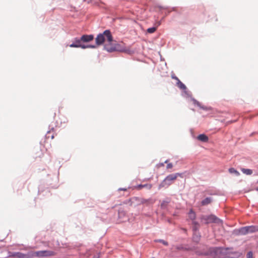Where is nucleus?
Wrapping results in <instances>:
<instances>
[{
  "label": "nucleus",
  "instance_id": "nucleus-24",
  "mask_svg": "<svg viewBox=\"0 0 258 258\" xmlns=\"http://www.w3.org/2000/svg\"><path fill=\"white\" fill-rule=\"evenodd\" d=\"M173 167V164L171 163H169L167 165V169H171Z\"/></svg>",
  "mask_w": 258,
  "mask_h": 258
},
{
  "label": "nucleus",
  "instance_id": "nucleus-31",
  "mask_svg": "<svg viewBox=\"0 0 258 258\" xmlns=\"http://www.w3.org/2000/svg\"><path fill=\"white\" fill-rule=\"evenodd\" d=\"M96 44H97V37L95 38Z\"/></svg>",
  "mask_w": 258,
  "mask_h": 258
},
{
  "label": "nucleus",
  "instance_id": "nucleus-35",
  "mask_svg": "<svg viewBox=\"0 0 258 258\" xmlns=\"http://www.w3.org/2000/svg\"><path fill=\"white\" fill-rule=\"evenodd\" d=\"M256 190L258 191V187L256 188Z\"/></svg>",
  "mask_w": 258,
  "mask_h": 258
},
{
  "label": "nucleus",
  "instance_id": "nucleus-10",
  "mask_svg": "<svg viewBox=\"0 0 258 258\" xmlns=\"http://www.w3.org/2000/svg\"><path fill=\"white\" fill-rule=\"evenodd\" d=\"M10 257H17L18 258H23V253L20 252H9Z\"/></svg>",
  "mask_w": 258,
  "mask_h": 258
},
{
  "label": "nucleus",
  "instance_id": "nucleus-22",
  "mask_svg": "<svg viewBox=\"0 0 258 258\" xmlns=\"http://www.w3.org/2000/svg\"><path fill=\"white\" fill-rule=\"evenodd\" d=\"M247 258H253V254L252 252L249 251L247 253Z\"/></svg>",
  "mask_w": 258,
  "mask_h": 258
},
{
  "label": "nucleus",
  "instance_id": "nucleus-8",
  "mask_svg": "<svg viewBox=\"0 0 258 258\" xmlns=\"http://www.w3.org/2000/svg\"><path fill=\"white\" fill-rule=\"evenodd\" d=\"M141 205H144L146 206H148L150 205H152L155 203V200L152 198L148 199H145L144 198H140Z\"/></svg>",
  "mask_w": 258,
  "mask_h": 258
},
{
  "label": "nucleus",
  "instance_id": "nucleus-14",
  "mask_svg": "<svg viewBox=\"0 0 258 258\" xmlns=\"http://www.w3.org/2000/svg\"><path fill=\"white\" fill-rule=\"evenodd\" d=\"M248 233H252L258 231V226H247Z\"/></svg>",
  "mask_w": 258,
  "mask_h": 258
},
{
  "label": "nucleus",
  "instance_id": "nucleus-18",
  "mask_svg": "<svg viewBox=\"0 0 258 258\" xmlns=\"http://www.w3.org/2000/svg\"><path fill=\"white\" fill-rule=\"evenodd\" d=\"M242 172L246 175H250L252 173V171L249 169H241Z\"/></svg>",
  "mask_w": 258,
  "mask_h": 258
},
{
  "label": "nucleus",
  "instance_id": "nucleus-5",
  "mask_svg": "<svg viewBox=\"0 0 258 258\" xmlns=\"http://www.w3.org/2000/svg\"><path fill=\"white\" fill-rule=\"evenodd\" d=\"M35 256L43 257L54 255V252L50 250H40L34 252Z\"/></svg>",
  "mask_w": 258,
  "mask_h": 258
},
{
  "label": "nucleus",
  "instance_id": "nucleus-33",
  "mask_svg": "<svg viewBox=\"0 0 258 258\" xmlns=\"http://www.w3.org/2000/svg\"><path fill=\"white\" fill-rule=\"evenodd\" d=\"M168 162V160H166L165 161V163H167Z\"/></svg>",
  "mask_w": 258,
  "mask_h": 258
},
{
  "label": "nucleus",
  "instance_id": "nucleus-25",
  "mask_svg": "<svg viewBox=\"0 0 258 258\" xmlns=\"http://www.w3.org/2000/svg\"><path fill=\"white\" fill-rule=\"evenodd\" d=\"M171 78L173 79H174L175 80L177 81V82L178 81V80H179L176 76H175L174 75H173L171 76Z\"/></svg>",
  "mask_w": 258,
  "mask_h": 258
},
{
  "label": "nucleus",
  "instance_id": "nucleus-29",
  "mask_svg": "<svg viewBox=\"0 0 258 258\" xmlns=\"http://www.w3.org/2000/svg\"><path fill=\"white\" fill-rule=\"evenodd\" d=\"M162 243L165 245H167V242L164 241H162Z\"/></svg>",
  "mask_w": 258,
  "mask_h": 258
},
{
  "label": "nucleus",
  "instance_id": "nucleus-34",
  "mask_svg": "<svg viewBox=\"0 0 258 258\" xmlns=\"http://www.w3.org/2000/svg\"><path fill=\"white\" fill-rule=\"evenodd\" d=\"M160 23L159 22V23H158V26L160 25Z\"/></svg>",
  "mask_w": 258,
  "mask_h": 258
},
{
  "label": "nucleus",
  "instance_id": "nucleus-21",
  "mask_svg": "<svg viewBox=\"0 0 258 258\" xmlns=\"http://www.w3.org/2000/svg\"><path fill=\"white\" fill-rule=\"evenodd\" d=\"M192 101H193L195 105H197V106H199L200 107H201V104H200V103L199 102H198V101H197L195 99H193Z\"/></svg>",
  "mask_w": 258,
  "mask_h": 258
},
{
  "label": "nucleus",
  "instance_id": "nucleus-11",
  "mask_svg": "<svg viewBox=\"0 0 258 258\" xmlns=\"http://www.w3.org/2000/svg\"><path fill=\"white\" fill-rule=\"evenodd\" d=\"M188 219L190 220L191 221L195 220L196 218V213L192 209H190L188 213Z\"/></svg>",
  "mask_w": 258,
  "mask_h": 258
},
{
  "label": "nucleus",
  "instance_id": "nucleus-20",
  "mask_svg": "<svg viewBox=\"0 0 258 258\" xmlns=\"http://www.w3.org/2000/svg\"><path fill=\"white\" fill-rule=\"evenodd\" d=\"M85 47L83 48V49H86V48H95L96 47V45H89V44H85Z\"/></svg>",
  "mask_w": 258,
  "mask_h": 258
},
{
  "label": "nucleus",
  "instance_id": "nucleus-13",
  "mask_svg": "<svg viewBox=\"0 0 258 258\" xmlns=\"http://www.w3.org/2000/svg\"><path fill=\"white\" fill-rule=\"evenodd\" d=\"M212 201V200L211 198H206L201 202V205L202 206H206L210 204Z\"/></svg>",
  "mask_w": 258,
  "mask_h": 258
},
{
  "label": "nucleus",
  "instance_id": "nucleus-15",
  "mask_svg": "<svg viewBox=\"0 0 258 258\" xmlns=\"http://www.w3.org/2000/svg\"><path fill=\"white\" fill-rule=\"evenodd\" d=\"M177 86L181 90H186V87L185 85L183 84L179 80H178V81L176 83Z\"/></svg>",
  "mask_w": 258,
  "mask_h": 258
},
{
  "label": "nucleus",
  "instance_id": "nucleus-30",
  "mask_svg": "<svg viewBox=\"0 0 258 258\" xmlns=\"http://www.w3.org/2000/svg\"><path fill=\"white\" fill-rule=\"evenodd\" d=\"M160 165H161V166H164V163H161V164H160Z\"/></svg>",
  "mask_w": 258,
  "mask_h": 258
},
{
  "label": "nucleus",
  "instance_id": "nucleus-23",
  "mask_svg": "<svg viewBox=\"0 0 258 258\" xmlns=\"http://www.w3.org/2000/svg\"><path fill=\"white\" fill-rule=\"evenodd\" d=\"M199 227H200V225L198 224V225H194V226H192V229L194 231H197L199 229Z\"/></svg>",
  "mask_w": 258,
  "mask_h": 258
},
{
  "label": "nucleus",
  "instance_id": "nucleus-6",
  "mask_svg": "<svg viewBox=\"0 0 258 258\" xmlns=\"http://www.w3.org/2000/svg\"><path fill=\"white\" fill-rule=\"evenodd\" d=\"M80 37H76L73 39V43L70 45V47L81 48L85 47V44H82Z\"/></svg>",
  "mask_w": 258,
  "mask_h": 258
},
{
  "label": "nucleus",
  "instance_id": "nucleus-26",
  "mask_svg": "<svg viewBox=\"0 0 258 258\" xmlns=\"http://www.w3.org/2000/svg\"><path fill=\"white\" fill-rule=\"evenodd\" d=\"M192 224L193 226L194 225H198L199 224L198 222L196 221L195 220L194 221H192Z\"/></svg>",
  "mask_w": 258,
  "mask_h": 258
},
{
  "label": "nucleus",
  "instance_id": "nucleus-2",
  "mask_svg": "<svg viewBox=\"0 0 258 258\" xmlns=\"http://www.w3.org/2000/svg\"><path fill=\"white\" fill-rule=\"evenodd\" d=\"M181 174L176 173L168 175L159 185V188L162 187H167L173 183L178 176H180Z\"/></svg>",
  "mask_w": 258,
  "mask_h": 258
},
{
  "label": "nucleus",
  "instance_id": "nucleus-19",
  "mask_svg": "<svg viewBox=\"0 0 258 258\" xmlns=\"http://www.w3.org/2000/svg\"><path fill=\"white\" fill-rule=\"evenodd\" d=\"M156 29H157V27H153L149 28H148L147 29V32L149 33H153L154 32H155Z\"/></svg>",
  "mask_w": 258,
  "mask_h": 258
},
{
  "label": "nucleus",
  "instance_id": "nucleus-28",
  "mask_svg": "<svg viewBox=\"0 0 258 258\" xmlns=\"http://www.w3.org/2000/svg\"><path fill=\"white\" fill-rule=\"evenodd\" d=\"M168 202H166L165 201H163V203L161 204V206H163L164 204H167Z\"/></svg>",
  "mask_w": 258,
  "mask_h": 258
},
{
  "label": "nucleus",
  "instance_id": "nucleus-17",
  "mask_svg": "<svg viewBox=\"0 0 258 258\" xmlns=\"http://www.w3.org/2000/svg\"><path fill=\"white\" fill-rule=\"evenodd\" d=\"M239 232L243 235L248 233L247 226L241 228L239 230Z\"/></svg>",
  "mask_w": 258,
  "mask_h": 258
},
{
  "label": "nucleus",
  "instance_id": "nucleus-4",
  "mask_svg": "<svg viewBox=\"0 0 258 258\" xmlns=\"http://www.w3.org/2000/svg\"><path fill=\"white\" fill-rule=\"evenodd\" d=\"M125 203L130 206L136 207L141 205L140 198L134 197L128 200Z\"/></svg>",
  "mask_w": 258,
  "mask_h": 258
},
{
  "label": "nucleus",
  "instance_id": "nucleus-12",
  "mask_svg": "<svg viewBox=\"0 0 258 258\" xmlns=\"http://www.w3.org/2000/svg\"><path fill=\"white\" fill-rule=\"evenodd\" d=\"M198 139L201 141L204 142H207L208 141V137L204 135V134H201L199 135L197 137Z\"/></svg>",
  "mask_w": 258,
  "mask_h": 258
},
{
  "label": "nucleus",
  "instance_id": "nucleus-3",
  "mask_svg": "<svg viewBox=\"0 0 258 258\" xmlns=\"http://www.w3.org/2000/svg\"><path fill=\"white\" fill-rule=\"evenodd\" d=\"M201 220L202 222H203L206 224L211 223H218L220 220L217 217L213 215H203L201 217Z\"/></svg>",
  "mask_w": 258,
  "mask_h": 258
},
{
  "label": "nucleus",
  "instance_id": "nucleus-1",
  "mask_svg": "<svg viewBox=\"0 0 258 258\" xmlns=\"http://www.w3.org/2000/svg\"><path fill=\"white\" fill-rule=\"evenodd\" d=\"M104 43V49L109 52L124 51V48L113 40L109 30H105L102 34L98 35V45Z\"/></svg>",
  "mask_w": 258,
  "mask_h": 258
},
{
  "label": "nucleus",
  "instance_id": "nucleus-36",
  "mask_svg": "<svg viewBox=\"0 0 258 258\" xmlns=\"http://www.w3.org/2000/svg\"><path fill=\"white\" fill-rule=\"evenodd\" d=\"M50 131H48V132H47V134H48L49 133H50Z\"/></svg>",
  "mask_w": 258,
  "mask_h": 258
},
{
  "label": "nucleus",
  "instance_id": "nucleus-7",
  "mask_svg": "<svg viewBox=\"0 0 258 258\" xmlns=\"http://www.w3.org/2000/svg\"><path fill=\"white\" fill-rule=\"evenodd\" d=\"M80 38V40L82 41V44H85L92 41L94 39V37L92 34H84L82 35Z\"/></svg>",
  "mask_w": 258,
  "mask_h": 258
},
{
  "label": "nucleus",
  "instance_id": "nucleus-16",
  "mask_svg": "<svg viewBox=\"0 0 258 258\" xmlns=\"http://www.w3.org/2000/svg\"><path fill=\"white\" fill-rule=\"evenodd\" d=\"M229 172L231 174H234L237 176H238L240 175L239 172L238 171H237L236 170H235L234 168H229Z\"/></svg>",
  "mask_w": 258,
  "mask_h": 258
},
{
  "label": "nucleus",
  "instance_id": "nucleus-32",
  "mask_svg": "<svg viewBox=\"0 0 258 258\" xmlns=\"http://www.w3.org/2000/svg\"><path fill=\"white\" fill-rule=\"evenodd\" d=\"M54 138V136L52 135V137H51V138L53 139Z\"/></svg>",
  "mask_w": 258,
  "mask_h": 258
},
{
  "label": "nucleus",
  "instance_id": "nucleus-27",
  "mask_svg": "<svg viewBox=\"0 0 258 258\" xmlns=\"http://www.w3.org/2000/svg\"><path fill=\"white\" fill-rule=\"evenodd\" d=\"M118 190L119 191H120V190L126 191L127 190V188H119L118 189Z\"/></svg>",
  "mask_w": 258,
  "mask_h": 258
},
{
  "label": "nucleus",
  "instance_id": "nucleus-9",
  "mask_svg": "<svg viewBox=\"0 0 258 258\" xmlns=\"http://www.w3.org/2000/svg\"><path fill=\"white\" fill-rule=\"evenodd\" d=\"M146 188L148 189H151L152 187V185L151 184H139L137 186H134L133 189H136L138 190H141L143 188Z\"/></svg>",
  "mask_w": 258,
  "mask_h": 258
}]
</instances>
